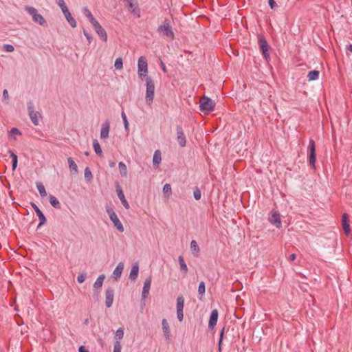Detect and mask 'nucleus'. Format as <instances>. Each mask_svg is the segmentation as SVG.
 Returning a JSON list of instances; mask_svg holds the SVG:
<instances>
[{
	"label": "nucleus",
	"mask_w": 352,
	"mask_h": 352,
	"mask_svg": "<svg viewBox=\"0 0 352 352\" xmlns=\"http://www.w3.org/2000/svg\"><path fill=\"white\" fill-rule=\"evenodd\" d=\"M258 44L259 50L265 60L269 63L270 60V52L272 50V47L268 44L266 38L263 34L258 35Z\"/></svg>",
	"instance_id": "f257e3e1"
},
{
	"label": "nucleus",
	"mask_w": 352,
	"mask_h": 352,
	"mask_svg": "<svg viewBox=\"0 0 352 352\" xmlns=\"http://www.w3.org/2000/svg\"><path fill=\"white\" fill-rule=\"evenodd\" d=\"M146 96L145 100L148 105H150L153 100L155 93V83L150 76L146 78Z\"/></svg>",
	"instance_id": "f03ea898"
},
{
	"label": "nucleus",
	"mask_w": 352,
	"mask_h": 352,
	"mask_svg": "<svg viewBox=\"0 0 352 352\" xmlns=\"http://www.w3.org/2000/svg\"><path fill=\"white\" fill-rule=\"evenodd\" d=\"M215 102L210 98L204 96L200 99L199 109L205 114H208L214 111Z\"/></svg>",
	"instance_id": "7ed1b4c3"
},
{
	"label": "nucleus",
	"mask_w": 352,
	"mask_h": 352,
	"mask_svg": "<svg viewBox=\"0 0 352 352\" xmlns=\"http://www.w3.org/2000/svg\"><path fill=\"white\" fill-rule=\"evenodd\" d=\"M157 32L160 34H162L164 36L170 39H174L175 38V34L172 30L170 22L167 19H164L162 24L158 26Z\"/></svg>",
	"instance_id": "20e7f679"
},
{
	"label": "nucleus",
	"mask_w": 352,
	"mask_h": 352,
	"mask_svg": "<svg viewBox=\"0 0 352 352\" xmlns=\"http://www.w3.org/2000/svg\"><path fill=\"white\" fill-rule=\"evenodd\" d=\"M106 212L109 214V218L112 223H113V226L116 229L120 232H124V226L120 222V219H118L117 214H116L115 211L113 210V208L111 206H109L108 204L105 206Z\"/></svg>",
	"instance_id": "39448f33"
},
{
	"label": "nucleus",
	"mask_w": 352,
	"mask_h": 352,
	"mask_svg": "<svg viewBox=\"0 0 352 352\" xmlns=\"http://www.w3.org/2000/svg\"><path fill=\"white\" fill-rule=\"evenodd\" d=\"M308 151H309V155H308L309 164L311 168H316V144H315V141L313 139H310L309 141Z\"/></svg>",
	"instance_id": "423d86ee"
},
{
	"label": "nucleus",
	"mask_w": 352,
	"mask_h": 352,
	"mask_svg": "<svg viewBox=\"0 0 352 352\" xmlns=\"http://www.w3.org/2000/svg\"><path fill=\"white\" fill-rule=\"evenodd\" d=\"M25 10L32 16V19L35 23H38L40 25H43L46 23V21L44 17L38 13L37 10L29 6L25 7Z\"/></svg>",
	"instance_id": "0eeeda50"
},
{
	"label": "nucleus",
	"mask_w": 352,
	"mask_h": 352,
	"mask_svg": "<svg viewBox=\"0 0 352 352\" xmlns=\"http://www.w3.org/2000/svg\"><path fill=\"white\" fill-rule=\"evenodd\" d=\"M138 72L140 77L146 76L148 73V64L146 58L144 56H140L138 63Z\"/></svg>",
	"instance_id": "6e6552de"
},
{
	"label": "nucleus",
	"mask_w": 352,
	"mask_h": 352,
	"mask_svg": "<svg viewBox=\"0 0 352 352\" xmlns=\"http://www.w3.org/2000/svg\"><path fill=\"white\" fill-rule=\"evenodd\" d=\"M34 104L32 101H29L28 102V114L30 116V118L31 119V121L32 122V123L35 125V126H37L38 125V116H41V114L38 113V112H35L34 110Z\"/></svg>",
	"instance_id": "1a4fd4ad"
},
{
	"label": "nucleus",
	"mask_w": 352,
	"mask_h": 352,
	"mask_svg": "<svg viewBox=\"0 0 352 352\" xmlns=\"http://www.w3.org/2000/svg\"><path fill=\"white\" fill-rule=\"evenodd\" d=\"M30 205L33 208V209L34 210L36 215L38 216V219H39V223L38 225L37 226V228H39L40 227H41L42 226H43L44 224L46 223L47 222V219L45 217V216L44 215V214L43 213V212L39 209V208L36 205V204H34V202H31L30 203Z\"/></svg>",
	"instance_id": "9d476101"
},
{
	"label": "nucleus",
	"mask_w": 352,
	"mask_h": 352,
	"mask_svg": "<svg viewBox=\"0 0 352 352\" xmlns=\"http://www.w3.org/2000/svg\"><path fill=\"white\" fill-rule=\"evenodd\" d=\"M176 131H177V140L178 142L179 145L181 147H184L186 144V136L184 135L183 129L181 125H177Z\"/></svg>",
	"instance_id": "9b49d317"
},
{
	"label": "nucleus",
	"mask_w": 352,
	"mask_h": 352,
	"mask_svg": "<svg viewBox=\"0 0 352 352\" xmlns=\"http://www.w3.org/2000/svg\"><path fill=\"white\" fill-rule=\"evenodd\" d=\"M116 192H117L118 197L120 199V200L121 201L122 205L124 206V207L126 209H129V204L128 201H126L124 194L123 192V190L118 182H116Z\"/></svg>",
	"instance_id": "f8f14e48"
},
{
	"label": "nucleus",
	"mask_w": 352,
	"mask_h": 352,
	"mask_svg": "<svg viewBox=\"0 0 352 352\" xmlns=\"http://www.w3.org/2000/svg\"><path fill=\"white\" fill-rule=\"evenodd\" d=\"M92 25L98 35L102 38L103 41L106 42L107 41V32L104 30V29L100 25L98 21H96Z\"/></svg>",
	"instance_id": "ddd939ff"
},
{
	"label": "nucleus",
	"mask_w": 352,
	"mask_h": 352,
	"mask_svg": "<svg viewBox=\"0 0 352 352\" xmlns=\"http://www.w3.org/2000/svg\"><path fill=\"white\" fill-rule=\"evenodd\" d=\"M127 3V7L131 12L137 16L138 18L140 17V9L137 3H133V0H125Z\"/></svg>",
	"instance_id": "4468645a"
},
{
	"label": "nucleus",
	"mask_w": 352,
	"mask_h": 352,
	"mask_svg": "<svg viewBox=\"0 0 352 352\" xmlns=\"http://www.w3.org/2000/svg\"><path fill=\"white\" fill-rule=\"evenodd\" d=\"M151 276H149L148 278H146L144 281L142 292V296H141V301H144L149 294V290L151 288Z\"/></svg>",
	"instance_id": "2eb2a0df"
},
{
	"label": "nucleus",
	"mask_w": 352,
	"mask_h": 352,
	"mask_svg": "<svg viewBox=\"0 0 352 352\" xmlns=\"http://www.w3.org/2000/svg\"><path fill=\"white\" fill-rule=\"evenodd\" d=\"M114 297V289L111 287H108L105 292V305L106 307L109 308L112 306Z\"/></svg>",
	"instance_id": "dca6fc26"
},
{
	"label": "nucleus",
	"mask_w": 352,
	"mask_h": 352,
	"mask_svg": "<svg viewBox=\"0 0 352 352\" xmlns=\"http://www.w3.org/2000/svg\"><path fill=\"white\" fill-rule=\"evenodd\" d=\"M219 318V312L217 309H213L210 315L209 321H208V328L210 330H212L217 323Z\"/></svg>",
	"instance_id": "f3484780"
},
{
	"label": "nucleus",
	"mask_w": 352,
	"mask_h": 352,
	"mask_svg": "<svg viewBox=\"0 0 352 352\" xmlns=\"http://www.w3.org/2000/svg\"><path fill=\"white\" fill-rule=\"evenodd\" d=\"M342 226L344 234L348 236L351 230L349 225V216L347 213H344L342 216Z\"/></svg>",
	"instance_id": "a211bd4d"
},
{
	"label": "nucleus",
	"mask_w": 352,
	"mask_h": 352,
	"mask_svg": "<svg viewBox=\"0 0 352 352\" xmlns=\"http://www.w3.org/2000/svg\"><path fill=\"white\" fill-rule=\"evenodd\" d=\"M269 221L275 226L277 228H281V221L280 214L278 212H273L271 217H269Z\"/></svg>",
	"instance_id": "6ab92c4d"
},
{
	"label": "nucleus",
	"mask_w": 352,
	"mask_h": 352,
	"mask_svg": "<svg viewBox=\"0 0 352 352\" xmlns=\"http://www.w3.org/2000/svg\"><path fill=\"white\" fill-rule=\"evenodd\" d=\"M109 129H110V122L107 119L104 121V122L102 124V127H101V130H100V138L101 139H106L109 137Z\"/></svg>",
	"instance_id": "aec40b11"
},
{
	"label": "nucleus",
	"mask_w": 352,
	"mask_h": 352,
	"mask_svg": "<svg viewBox=\"0 0 352 352\" xmlns=\"http://www.w3.org/2000/svg\"><path fill=\"white\" fill-rule=\"evenodd\" d=\"M139 273V264L138 262H135L133 264L131 272L129 273V279L131 280H135L138 276Z\"/></svg>",
	"instance_id": "412c9836"
},
{
	"label": "nucleus",
	"mask_w": 352,
	"mask_h": 352,
	"mask_svg": "<svg viewBox=\"0 0 352 352\" xmlns=\"http://www.w3.org/2000/svg\"><path fill=\"white\" fill-rule=\"evenodd\" d=\"M162 330L166 340H168L170 337L171 336L170 334V330L169 328L168 323L166 320V319L164 318L162 321Z\"/></svg>",
	"instance_id": "4be33fe9"
},
{
	"label": "nucleus",
	"mask_w": 352,
	"mask_h": 352,
	"mask_svg": "<svg viewBox=\"0 0 352 352\" xmlns=\"http://www.w3.org/2000/svg\"><path fill=\"white\" fill-rule=\"evenodd\" d=\"M124 269V264L122 263H119L116 268L114 269L112 276L117 280L118 278H120L122 275V272Z\"/></svg>",
	"instance_id": "5701e85b"
},
{
	"label": "nucleus",
	"mask_w": 352,
	"mask_h": 352,
	"mask_svg": "<svg viewBox=\"0 0 352 352\" xmlns=\"http://www.w3.org/2000/svg\"><path fill=\"white\" fill-rule=\"evenodd\" d=\"M190 250L195 257H198L200 252L199 247L196 241L192 240L190 242Z\"/></svg>",
	"instance_id": "b1692460"
},
{
	"label": "nucleus",
	"mask_w": 352,
	"mask_h": 352,
	"mask_svg": "<svg viewBox=\"0 0 352 352\" xmlns=\"http://www.w3.org/2000/svg\"><path fill=\"white\" fill-rule=\"evenodd\" d=\"M162 160L161 152L160 150H156L153 157V166L158 167Z\"/></svg>",
	"instance_id": "393cba45"
},
{
	"label": "nucleus",
	"mask_w": 352,
	"mask_h": 352,
	"mask_svg": "<svg viewBox=\"0 0 352 352\" xmlns=\"http://www.w3.org/2000/svg\"><path fill=\"white\" fill-rule=\"evenodd\" d=\"M49 201L50 204L56 209H60L61 204L58 200V199L52 195H50L49 196Z\"/></svg>",
	"instance_id": "a878e982"
},
{
	"label": "nucleus",
	"mask_w": 352,
	"mask_h": 352,
	"mask_svg": "<svg viewBox=\"0 0 352 352\" xmlns=\"http://www.w3.org/2000/svg\"><path fill=\"white\" fill-rule=\"evenodd\" d=\"M83 14L89 19V22L93 25L94 23L98 21L91 14V11L87 8L84 7L82 8Z\"/></svg>",
	"instance_id": "bb28decb"
},
{
	"label": "nucleus",
	"mask_w": 352,
	"mask_h": 352,
	"mask_svg": "<svg viewBox=\"0 0 352 352\" xmlns=\"http://www.w3.org/2000/svg\"><path fill=\"white\" fill-rule=\"evenodd\" d=\"M8 153L10 154V157L12 158V170H14L16 167H17V164H18V157L17 155L12 151V150H9L8 151Z\"/></svg>",
	"instance_id": "cd10ccee"
},
{
	"label": "nucleus",
	"mask_w": 352,
	"mask_h": 352,
	"mask_svg": "<svg viewBox=\"0 0 352 352\" xmlns=\"http://www.w3.org/2000/svg\"><path fill=\"white\" fill-rule=\"evenodd\" d=\"M178 261L180 266V270L183 272L184 274H186L188 271L187 265L186 264L184 261V258L182 256H179L178 257Z\"/></svg>",
	"instance_id": "c85d7f7f"
},
{
	"label": "nucleus",
	"mask_w": 352,
	"mask_h": 352,
	"mask_svg": "<svg viewBox=\"0 0 352 352\" xmlns=\"http://www.w3.org/2000/svg\"><path fill=\"white\" fill-rule=\"evenodd\" d=\"M104 278H105V275L103 274H100L97 278L96 280L95 281V283L94 284V287L95 289L100 288L102 286Z\"/></svg>",
	"instance_id": "c756f323"
},
{
	"label": "nucleus",
	"mask_w": 352,
	"mask_h": 352,
	"mask_svg": "<svg viewBox=\"0 0 352 352\" xmlns=\"http://www.w3.org/2000/svg\"><path fill=\"white\" fill-rule=\"evenodd\" d=\"M93 147L95 153L100 157L102 156V151L100 147V145L97 140H94L93 141Z\"/></svg>",
	"instance_id": "7c9ffc66"
},
{
	"label": "nucleus",
	"mask_w": 352,
	"mask_h": 352,
	"mask_svg": "<svg viewBox=\"0 0 352 352\" xmlns=\"http://www.w3.org/2000/svg\"><path fill=\"white\" fill-rule=\"evenodd\" d=\"M319 71L318 70H311L308 73L307 78L309 81L316 80L319 77Z\"/></svg>",
	"instance_id": "2f4dec72"
},
{
	"label": "nucleus",
	"mask_w": 352,
	"mask_h": 352,
	"mask_svg": "<svg viewBox=\"0 0 352 352\" xmlns=\"http://www.w3.org/2000/svg\"><path fill=\"white\" fill-rule=\"evenodd\" d=\"M184 306V298L183 296L180 295L177 298V311L178 310H183Z\"/></svg>",
	"instance_id": "473e14b6"
},
{
	"label": "nucleus",
	"mask_w": 352,
	"mask_h": 352,
	"mask_svg": "<svg viewBox=\"0 0 352 352\" xmlns=\"http://www.w3.org/2000/svg\"><path fill=\"white\" fill-rule=\"evenodd\" d=\"M67 162L69 164V167L71 170V171H73L74 173H78V166L75 162L73 160L72 157H68Z\"/></svg>",
	"instance_id": "72a5a7b5"
},
{
	"label": "nucleus",
	"mask_w": 352,
	"mask_h": 352,
	"mask_svg": "<svg viewBox=\"0 0 352 352\" xmlns=\"http://www.w3.org/2000/svg\"><path fill=\"white\" fill-rule=\"evenodd\" d=\"M224 333H225V327L222 328V329L220 331V333H219V342H218V351L219 352H221V351H222V343H223V340L224 338Z\"/></svg>",
	"instance_id": "f704fd0d"
},
{
	"label": "nucleus",
	"mask_w": 352,
	"mask_h": 352,
	"mask_svg": "<svg viewBox=\"0 0 352 352\" xmlns=\"http://www.w3.org/2000/svg\"><path fill=\"white\" fill-rule=\"evenodd\" d=\"M118 167L120 169V175L122 177H126L127 175V168L126 164L124 162H120L118 164Z\"/></svg>",
	"instance_id": "c9c22d12"
},
{
	"label": "nucleus",
	"mask_w": 352,
	"mask_h": 352,
	"mask_svg": "<svg viewBox=\"0 0 352 352\" xmlns=\"http://www.w3.org/2000/svg\"><path fill=\"white\" fill-rule=\"evenodd\" d=\"M36 187L39 192L40 195L42 197L47 196V192L45 190V186L41 182H36Z\"/></svg>",
	"instance_id": "e433bc0d"
},
{
	"label": "nucleus",
	"mask_w": 352,
	"mask_h": 352,
	"mask_svg": "<svg viewBox=\"0 0 352 352\" xmlns=\"http://www.w3.org/2000/svg\"><path fill=\"white\" fill-rule=\"evenodd\" d=\"M65 17L66 20L67 21V22L69 23V25L72 28L76 27V21L74 19V18L72 16V15L70 12H69L67 14H66L65 16Z\"/></svg>",
	"instance_id": "4c0bfd02"
},
{
	"label": "nucleus",
	"mask_w": 352,
	"mask_h": 352,
	"mask_svg": "<svg viewBox=\"0 0 352 352\" xmlns=\"http://www.w3.org/2000/svg\"><path fill=\"white\" fill-rule=\"evenodd\" d=\"M85 179L87 182H90L93 179V175L89 167H86L85 169Z\"/></svg>",
	"instance_id": "58836bf2"
},
{
	"label": "nucleus",
	"mask_w": 352,
	"mask_h": 352,
	"mask_svg": "<svg viewBox=\"0 0 352 352\" xmlns=\"http://www.w3.org/2000/svg\"><path fill=\"white\" fill-rule=\"evenodd\" d=\"M124 336V329L123 328H119L116 332L115 336L116 340L120 341L123 338Z\"/></svg>",
	"instance_id": "ea45409f"
},
{
	"label": "nucleus",
	"mask_w": 352,
	"mask_h": 352,
	"mask_svg": "<svg viewBox=\"0 0 352 352\" xmlns=\"http://www.w3.org/2000/svg\"><path fill=\"white\" fill-rule=\"evenodd\" d=\"M114 67L116 69H121L123 67V60L122 58L119 57L116 59Z\"/></svg>",
	"instance_id": "a19ab883"
},
{
	"label": "nucleus",
	"mask_w": 352,
	"mask_h": 352,
	"mask_svg": "<svg viewBox=\"0 0 352 352\" xmlns=\"http://www.w3.org/2000/svg\"><path fill=\"white\" fill-rule=\"evenodd\" d=\"M193 196H194L195 199L197 201L199 200L201 197V190L197 186H196L193 189Z\"/></svg>",
	"instance_id": "79ce46f5"
},
{
	"label": "nucleus",
	"mask_w": 352,
	"mask_h": 352,
	"mask_svg": "<svg viewBox=\"0 0 352 352\" xmlns=\"http://www.w3.org/2000/svg\"><path fill=\"white\" fill-rule=\"evenodd\" d=\"M121 116H122V118L123 120V122H124V129L126 131H128L129 130V122L127 120V118H126V116L124 113V111H122V113H121Z\"/></svg>",
	"instance_id": "37998d69"
},
{
	"label": "nucleus",
	"mask_w": 352,
	"mask_h": 352,
	"mask_svg": "<svg viewBox=\"0 0 352 352\" xmlns=\"http://www.w3.org/2000/svg\"><path fill=\"white\" fill-rule=\"evenodd\" d=\"M9 133L10 135L14 139L16 135H21V131L16 127L12 128Z\"/></svg>",
	"instance_id": "c03bdc74"
},
{
	"label": "nucleus",
	"mask_w": 352,
	"mask_h": 352,
	"mask_svg": "<svg viewBox=\"0 0 352 352\" xmlns=\"http://www.w3.org/2000/svg\"><path fill=\"white\" fill-rule=\"evenodd\" d=\"M206 292V285L204 281H201L199 284L198 287V293L200 295H203L205 294Z\"/></svg>",
	"instance_id": "a18cd8bd"
},
{
	"label": "nucleus",
	"mask_w": 352,
	"mask_h": 352,
	"mask_svg": "<svg viewBox=\"0 0 352 352\" xmlns=\"http://www.w3.org/2000/svg\"><path fill=\"white\" fill-rule=\"evenodd\" d=\"M3 50L7 52H12L14 50V47L10 44H4L2 47Z\"/></svg>",
	"instance_id": "49530a36"
},
{
	"label": "nucleus",
	"mask_w": 352,
	"mask_h": 352,
	"mask_svg": "<svg viewBox=\"0 0 352 352\" xmlns=\"http://www.w3.org/2000/svg\"><path fill=\"white\" fill-rule=\"evenodd\" d=\"M163 192L164 195H168V196H169V195L171 193V186L169 184H166L164 186H163Z\"/></svg>",
	"instance_id": "de8ad7c7"
},
{
	"label": "nucleus",
	"mask_w": 352,
	"mask_h": 352,
	"mask_svg": "<svg viewBox=\"0 0 352 352\" xmlns=\"http://www.w3.org/2000/svg\"><path fill=\"white\" fill-rule=\"evenodd\" d=\"M113 352H121V344L118 340H116L114 342Z\"/></svg>",
	"instance_id": "09e8293b"
},
{
	"label": "nucleus",
	"mask_w": 352,
	"mask_h": 352,
	"mask_svg": "<svg viewBox=\"0 0 352 352\" xmlns=\"http://www.w3.org/2000/svg\"><path fill=\"white\" fill-rule=\"evenodd\" d=\"M267 3L269 7L273 10H275L278 8V5L275 0H267Z\"/></svg>",
	"instance_id": "8fccbe9b"
},
{
	"label": "nucleus",
	"mask_w": 352,
	"mask_h": 352,
	"mask_svg": "<svg viewBox=\"0 0 352 352\" xmlns=\"http://www.w3.org/2000/svg\"><path fill=\"white\" fill-rule=\"evenodd\" d=\"M86 278V274L85 273H80L77 277V281L79 283H82Z\"/></svg>",
	"instance_id": "3c124183"
},
{
	"label": "nucleus",
	"mask_w": 352,
	"mask_h": 352,
	"mask_svg": "<svg viewBox=\"0 0 352 352\" xmlns=\"http://www.w3.org/2000/svg\"><path fill=\"white\" fill-rule=\"evenodd\" d=\"M83 34L87 38L89 44H90L93 40L92 36L90 34H89L85 29H83Z\"/></svg>",
	"instance_id": "603ef678"
},
{
	"label": "nucleus",
	"mask_w": 352,
	"mask_h": 352,
	"mask_svg": "<svg viewBox=\"0 0 352 352\" xmlns=\"http://www.w3.org/2000/svg\"><path fill=\"white\" fill-rule=\"evenodd\" d=\"M177 317L179 321L182 322L184 319V312L183 310L177 311Z\"/></svg>",
	"instance_id": "864d4df0"
},
{
	"label": "nucleus",
	"mask_w": 352,
	"mask_h": 352,
	"mask_svg": "<svg viewBox=\"0 0 352 352\" xmlns=\"http://www.w3.org/2000/svg\"><path fill=\"white\" fill-rule=\"evenodd\" d=\"M100 291L98 290V289H95L94 288V294H93V297L96 300H98L99 298H100Z\"/></svg>",
	"instance_id": "5fc2aeb1"
},
{
	"label": "nucleus",
	"mask_w": 352,
	"mask_h": 352,
	"mask_svg": "<svg viewBox=\"0 0 352 352\" xmlns=\"http://www.w3.org/2000/svg\"><path fill=\"white\" fill-rule=\"evenodd\" d=\"M55 2L60 8L66 6L64 0H55Z\"/></svg>",
	"instance_id": "6e6d98bb"
},
{
	"label": "nucleus",
	"mask_w": 352,
	"mask_h": 352,
	"mask_svg": "<svg viewBox=\"0 0 352 352\" xmlns=\"http://www.w3.org/2000/svg\"><path fill=\"white\" fill-rule=\"evenodd\" d=\"M64 16H65L66 14H67L69 12H70L68 10V8L67 6H63V8H60Z\"/></svg>",
	"instance_id": "4d7b16f0"
},
{
	"label": "nucleus",
	"mask_w": 352,
	"mask_h": 352,
	"mask_svg": "<svg viewBox=\"0 0 352 352\" xmlns=\"http://www.w3.org/2000/svg\"><path fill=\"white\" fill-rule=\"evenodd\" d=\"M9 95L7 89H4L3 91V100L8 99Z\"/></svg>",
	"instance_id": "13d9d810"
},
{
	"label": "nucleus",
	"mask_w": 352,
	"mask_h": 352,
	"mask_svg": "<svg viewBox=\"0 0 352 352\" xmlns=\"http://www.w3.org/2000/svg\"><path fill=\"white\" fill-rule=\"evenodd\" d=\"M160 67L162 69V70L164 72V73H166L167 72V69H166V65L161 60L160 62Z\"/></svg>",
	"instance_id": "bf43d9fd"
},
{
	"label": "nucleus",
	"mask_w": 352,
	"mask_h": 352,
	"mask_svg": "<svg viewBox=\"0 0 352 352\" xmlns=\"http://www.w3.org/2000/svg\"><path fill=\"white\" fill-rule=\"evenodd\" d=\"M296 258V254H292L289 256V261H294Z\"/></svg>",
	"instance_id": "052dcab7"
},
{
	"label": "nucleus",
	"mask_w": 352,
	"mask_h": 352,
	"mask_svg": "<svg viewBox=\"0 0 352 352\" xmlns=\"http://www.w3.org/2000/svg\"><path fill=\"white\" fill-rule=\"evenodd\" d=\"M78 352H89V351L87 349H86L84 346H80L78 349Z\"/></svg>",
	"instance_id": "680f3d73"
},
{
	"label": "nucleus",
	"mask_w": 352,
	"mask_h": 352,
	"mask_svg": "<svg viewBox=\"0 0 352 352\" xmlns=\"http://www.w3.org/2000/svg\"><path fill=\"white\" fill-rule=\"evenodd\" d=\"M109 164L111 168H114L116 166V162L114 161H109Z\"/></svg>",
	"instance_id": "e2e57ef3"
},
{
	"label": "nucleus",
	"mask_w": 352,
	"mask_h": 352,
	"mask_svg": "<svg viewBox=\"0 0 352 352\" xmlns=\"http://www.w3.org/2000/svg\"><path fill=\"white\" fill-rule=\"evenodd\" d=\"M346 49L350 51L351 52H352V44H350L347 46Z\"/></svg>",
	"instance_id": "0e129e2a"
},
{
	"label": "nucleus",
	"mask_w": 352,
	"mask_h": 352,
	"mask_svg": "<svg viewBox=\"0 0 352 352\" xmlns=\"http://www.w3.org/2000/svg\"><path fill=\"white\" fill-rule=\"evenodd\" d=\"M84 324L85 325H88L89 324V320L88 318H86L84 321Z\"/></svg>",
	"instance_id": "69168bd1"
},
{
	"label": "nucleus",
	"mask_w": 352,
	"mask_h": 352,
	"mask_svg": "<svg viewBox=\"0 0 352 352\" xmlns=\"http://www.w3.org/2000/svg\"><path fill=\"white\" fill-rule=\"evenodd\" d=\"M98 342H99V343H100L101 344H102V338H99V339L98 340Z\"/></svg>",
	"instance_id": "338daca9"
},
{
	"label": "nucleus",
	"mask_w": 352,
	"mask_h": 352,
	"mask_svg": "<svg viewBox=\"0 0 352 352\" xmlns=\"http://www.w3.org/2000/svg\"><path fill=\"white\" fill-rule=\"evenodd\" d=\"M85 155H89V153L88 151H86V152L85 153Z\"/></svg>",
	"instance_id": "774afa93"
}]
</instances>
